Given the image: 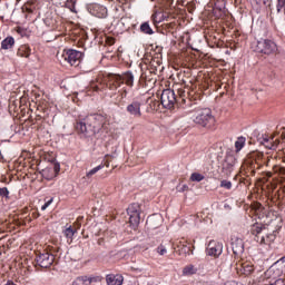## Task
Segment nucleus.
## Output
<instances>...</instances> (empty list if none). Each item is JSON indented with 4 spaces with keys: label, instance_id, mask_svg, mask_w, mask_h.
<instances>
[{
    "label": "nucleus",
    "instance_id": "f257e3e1",
    "mask_svg": "<svg viewBox=\"0 0 285 285\" xmlns=\"http://www.w3.org/2000/svg\"><path fill=\"white\" fill-rule=\"evenodd\" d=\"M108 117L102 114H91L76 122V132L81 137H95L104 126H106Z\"/></svg>",
    "mask_w": 285,
    "mask_h": 285
},
{
    "label": "nucleus",
    "instance_id": "f03ea898",
    "mask_svg": "<svg viewBox=\"0 0 285 285\" xmlns=\"http://www.w3.org/2000/svg\"><path fill=\"white\" fill-rule=\"evenodd\" d=\"M264 166H271V156L262 151H255L245 160L242 170L246 177H255L257 170L264 168Z\"/></svg>",
    "mask_w": 285,
    "mask_h": 285
},
{
    "label": "nucleus",
    "instance_id": "7ed1b4c3",
    "mask_svg": "<svg viewBox=\"0 0 285 285\" xmlns=\"http://www.w3.org/2000/svg\"><path fill=\"white\" fill-rule=\"evenodd\" d=\"M250 233L255 236V242L258 244H265L266 246H271V244H273L277 238V232L257 223L252 226Z\"/></svg>",
    "mask_w": 285,
    "mask_h": 285
},
{
    "label": "nucleus",
    "instance_id": "20e7f679",
    "mask_svg": "<svg viewBox=\"0 0 285 285\" xmlns=\"http://www.w3.org/2000/svg\"><path fill=\"white\" fill-rule=\"evenodd\" d=\"M82 57L83 53L75 49L63 50L62 52L57 53V59L60 63H69V66H73L75 68L81 63Z\"/></svg>",
    "mask_w": 285,
    "mask_h": 285
},
{
    "label": "nucleus",
    "instance_id": "39448f33",
    "mask_svg": "<svg viewBox=\"0 0 285 285\" xmlns=\"http://www.w3.org/2000/svg\"><path fill=\"white\" fill-rule=\"evenodd\" d=\"M193 121L203 128H215L216 124L215 116H213V110H210V108L202 109Z\"/></svg>",
    "mask_w": 285,
    "mask_h": 285
},
{
    "label": "nucleus",
    "instance_id": "423d86ee",
    "mask_svg": "<svg viewBox=\"0 0 285 285\" xmlns=\"http://www.w3.org/2000/svg\"><path fill=\"white\" fill-rule=\"evenodd\" d=\"M285 273V257L281 258L276 263L273 264L266 272V277H273V279H277V277H282Z\"/></svg>",
    "mask_w": 285,
    "mask_h": 285
},
{
    "label": "nucleus",
    "instance_id": "0eeeda50",
    "mask_svg": "<svg viewBox=\"0 0 285 285\" xmlns=\"http://www.w3.org/2000/svg\"><path fill=\"white\" fill-rule=\"evenodd\" d=\"M256 50L262 55H275L277 52V43L273 40L264 39L257 42Z\"/></svg>",
    "mask_w": 285,
    "mask_h": 285
},
{
    "label": "nucleus",
    "instance_id": "6e6552de",
    "mask_svg": "<svg viewBox=\"0 0 285 285\" xmlns=\"http://www.w3.org/2000/svg\"><path fill=\"white\" fill-rule=\"evenodd\" d=\"M160 102L164 108L170 109L177 102V98L175 97V91L173 89H165L160 96Z\"/></svg>",
    "mask_w": 285,
    "mask_h": 285
},
{
    "label": "nucleus",
    "instance_id": "1a4fd4ad",
    "mask_svg": "<svg viewBox=\"0 0 285 285\" xmlns=\"http://www.w3.org/2000/svg\"><path fill=\"white\" fill-rule=\"evenodd\" d=\"M36 262L40 268H50L51 264H55V255L42 253L36 257Z\"/></svg>",
    "mask_w": 285,
    "mask_h": 285
},
{
    "label": "nucleus",
    "instance_id": "9d476101",
    "mask_svg": "<svg viewBox=\"0 0 285 285\" xmlns=\"http://www.w3.org/2000/svg\"><path fill=\"white\" fill-rule=\"evenodd\" d=\"M236 273L237 275L242 276L245 275V277H248V275H253L255 272V266L252 263L248 262H238L236 263Z\"/></svg>",
    "mask_w": 285,
    "mask_h": 285
},
{
    "label": "nucleus",
    "instance_id": "9b49d317",
    "mask_svg": "<svg viewBox=\"0 0 285 285\" xmlns=\"http://www.w3.org/2000/svg\"><path fill=\"white\" fill-rule=\"evenodd\" d=\"M224 250V245L217 240H210L207 247V255L210 257H219Z\"/></svg>",
    "mask_w": 285,
    "mask_h": 285
},
{
    "label": "nucleus",
    "instance_id": "f8f14e48",
    "mask_svg": "<svg viewBox=\"0 0 285 285\" xmlns=\"http://www.w3.org/2000/svg\"><path fill=\"white\" fill-rule=\"evenodd\" d=\"M121 86H124V80L121 78V75H117V73L108 75L107 88H109V90H117V88Z\"/></svg>",
    "mask_w": 285,
    "mask_h": 285
},
{
    "label": "nucleus",
    "instance_id": "ddd939ff",
    "mask_svg": "<svg viewBox=\"0 0 285 285\" xmlns=\"http://www.w3.org/2000/svg\"><path fill=\"white\" fill-rule=\"evenodd\" d=\"M90 12L94 14V17H98V19H104L106 14L108 13V10L106 7L99 4V3H94L90 6Z\"/></svg>",
    "mask_w": 285,
    "mask_h": 285
},
{
    "label": "nucleus",
    "instance_id": "4468645a",
    "mask_svg": "<svg viewBox=\"0 0 285 285\" xmlns=\"http://www.w3.org/2000/svg\"><path fill=\"white\" fill-rule=\"evenodd\" d=\"M106 282L107 285H121L124 284V276L121 274H108Z\"/></svg>",
    "mask_w": 285,
    "mask_h": 285
},
{
    "label": "nucleus",
    "instance_id": "2eb2a0df",
    "mask_svg": "<svg viewBox=\"0 0 285 285\" xmlns=\"http://www.w3.org/2000/svg\"><path fill=\"white\" fill-rule=\"evenodd\" d=\"M98 281H99V277L79 276L73 281L72 285H91L92 282H98Z\"/></svg>",
    "mask_w": 285,
    "mask_h": 285
},
{
    "label": "nucleus",
    "instance_id": "dca6fc26",
    "mask_svg": "<svg viewBox=\"0 0 285 285\" xmlns=\"http://www.w3.org/2000/svg\"><path fill=\"white\" fill-rule=\"evenodd\" d=\"M146 112H155L159 108V101L155 99L154 97H148L146 102Z\"/></svg>",
    "mask_w": 285,
    "mask_h": 285
},
{
    "label": "nucleus",
    "instance_id": "f3484780",
    "mask_svg": "<svg viewBox=\"0 0 285 285\" xmlns=\"http://www.w3.org/2000/svg\"><path fill=\"white\" fill-rule=\"evenodd\" d=\"M148 228H159L161 226V217L159 215H151L146 220Z\"/></svg>",
    "mask_w": 285,
    "mask_h": 285
},
{
    "label": "nucleus",
    "instance_id": "a211bd4d",
    "mask_svg": "<svg viewBox=\"0 0 285 285\" xmlns=\"http://www.w3.org/2000/svg\"><path fill=\"white\" fill-rule=\"evenodd\" d=\"M127 110L130 112V115H134L135 117H141V102H131L130 105H128Z\"/></svg>",
    "mask_w": 285,
    "mask_h": 285
},
{
    "label": "nucleus",
    "instance_id": "6ab92c4d",
    "mask_svg": "<svg viewBox=\"0 0 285 285\" xmlns=\"http://www.w3.org/2000/svg\"><path fill=\"white\" fill-rule=\"evenodd\" d=\"M232 250L234 255H242L244 253V240L236 239L232 243Z\"/></svg>",
    "mask_w": 285,
    "mask_h": 285
},
{
    "label": "nucleus",
    "instance_id": "aec40b11",
    "mask_svg": "<svg viewBox=\"0 0 285 285\" xmlns=\"http://www.w3.org/2000/svg\"><path fill=\"white\" fill-rule=\"evenodd\" d=\"M155 57V50H153V47H147L145 49V58H144V63L145 66H148V63H153V59Z\"/></svg>",
    "mask_w": 285,
    "mask_h": 285
},
{
    "label": "nucleus",
    "instance_id": "412c9836",
    "mask_svg": "<svg viewBox=\"0 0 285 285\" xmlns=\"http://www.w3.org/2000/svg\"><path fill=\"white\" fill-rule=\"evenodd\" d=\"M30 52H31L30 46L22 45L18 48L17 55H18V57L28 59V57H30Z\"/></svg>",
    "mask_w": 285,
    "mask_h": 285
},
{
    "label": "nucleus",
    "instance_id": "4be33fe9",
    "mask_svg": "<svg viewBox=\"0 0 285 285\" xmlns=\"http://www.w3.org/2000/svg\"><path fill=\"white\" fill-rule=\"evenodd\" d=\"M141 220V216L138 212H132L129 216V224L130 226H132L134 228H136V226H139V222Z\"/></svg>",
    "mask_w": 285,
    "mask_h": 285
},
{
    "label": "nucleus",
    "instance_id": "5701e85b",
    "mask_svg": "<svg viewBox=\"0 0 285 285\" xmlns=\"http://www.w3.org/2000/svg\"><path fill=\"white\" fill-rule=\"evenodd\" d=\"M48 117V109L39 106L36 110V121H41V119H46Z\"/></svg>",
    "mask_w": 285,
    "mask_h": 285
},
{
    "label": "nucleus",
    "instance_id": "b1692460",
    "mask_svg": "<svg viewBox=\"0 0 285 285\" xmlns=\"http://www.w3.org/2000/svg\"><path fill=\"white\" fill-rule=\"evenodd\" d=\"M121 79H122V83L125 82L126 86H129L130 88L135 81V77L132 76V73L130 71L125 72L121 76Z\"/></svg>",
    "mask_w": 285,
    "mask_h": 285
},
{
    "label": "nucleus",
    "instance_id": "393cba45",
    "mask_svg": "<svg viewBox=\"0 0 285 285\" xmlns=\"http://www.w3.org/2000/svg\"><path fill=\"white\" fill-rule=\"evenodd\" d=\"M12 46H14V38H12V37H7L1 42L2 50H10V49H12Z\"/></svg>",
    "mask_w": 285,
    "mask_h": 285
},
{
    "label": "nucleus",
    "instance_id": "a878e982",
    "mask_svg": "<svg viewBox=\"0 0 285 285\" xmlns=\"http://www.w3.org/2000/svg\"><path fill=\"white\" fill-rule=\"evenodd\" d=\"M155 83H157V78H147L145 77V88L147 90V92H150V90H153V88H155Z\"/></svg>",
    "mask_w": 285,
    "mask_h": 285
},
{
    "label": "nucleus",
    "instance_id": "bb28decb",
    "mask_svg": "<svg viewBox=\"0 0 285 285\" xmlns=\"http://www.w3.org/2000/svg\"><path fill=\"white\" fill-rule=\"evenodd\" d=\"M79 0H63V4L66 6V8H68L71 12L77 13V2Z\"/></svg>",
    "mask_w": 285,
    "mask_h": 285
},
{
    "label": "nucleus",
    "instance_id": "cd10ccee",
    "mask_svg": "<svg viewBox=\"0 0 285 285\" xmlns=\"http://www.w3.org/2000/svg\"><path fill=\"white\" fill-rule=\"evenodd\" d=\"M244 146H246V138L244 137L237 138V140L235 141L236 153H239V150H242Z\"/></svg>",
    "mask_w": 285,
    "mask_h": 285
},
{
    "label": "nucleus",
    "instance_id": "c85d7f7f",
    "mask_svg": "<svg viewBox=\"0 0 285 285\" xmlns=\"http://www.w3.org/2000/svg\"><path fill=\"white\" fill-rule=\"evenodd\" d=\"M75 233H77V229L72 228V226H69L63 230V235L67 239H72Z\"/></svg>",
    "mask_w": 285,
    "mask_h": 285
},
{
    "label": "nucleus",
    "instance_id": "c756f323",
    "mask_svg": "<svg viewBox=\"0 0 285 285\" xmlns=\"http://www.w3.org/2000/svg\"><path fill=\"white\" fill-rule=\"evenodd\" d=\"M230 158H227L223 165V170H228V173H233V167L235 166V163Z\"/></svg>",
    "mask_w": 285,
    "mask_h": 285
},
{
    "label": "nucleus",
    "instance_id": "7c9ffc66",
    "mask_svg": "<svg viewBox=\"0 0 285 285\" xmlns=\"http://www.w3.org/2000/svg\"><path fill=\"white\" fill-rule=\"evenodd\" d=\"M195 273H197V269L195 268L194 265L186 266V267L183 269V274H184V275H195Z\"/></svg>",
    "mask_w": 285,
    "mask_h": 285
},
{
    "label": "nucleus",
    "instance_id": "2f4dec72",
    "mask_svg": "<svg viewBox=\"0 0 285 285\" xmlns=\"http://www.w3.org/2000/svg\"><path fill=\"white\" fill-rule=\"evenodd\" d=\"M101 168H104V164L98 165L97 167H95L91 170H89L87 173V177L90 178V177H92V175H97V173H99V170H101Z\"/></svg>",
    "mask_w": 285,
    "mask_h": 285
},
{
    "label": "nucleus",
    "instance_id": "473e14b6",
    "mask_svg": "<svg viewBox=\"0 0 285 285\" xmlns=\"http://www.w3.org/2000/svg\"><path fill=\"white\" fill-rule=\"evenodd\" d=\"M190 181H204V175L199 173H193L190 176Z\"/></svg>",
    "mask_w": 285,
    "mask_h": 285
},
{
    "label": "nucleus",
    "instance_id": "72a5a7b5",
    "mask_svg": "<svg viewBox=\"0 0 285 285\" xmlns=\"http://www.w3.org/2000/svg\"><path fill=\"white\" fill-rule=\"evenodd\" d=\"M0 197L10 199V190H8V187H0Z\"/></svg>",
    "mask_w": 285,
    "mask_h": 285
},
{
    "label": "nucleus",
    "instance_id": "f704fd0d",
    "mask_svg": "<svg viewBox=\"0 0 285 285\" xmlns=\"http://www.w3.org/2000/svg\"><path fill=\"white\" fill-rule=\"evenodd\" d=\"M220 188H225L226 190H230L233 188V183L230 180H222Z\"/></svg>",
    "mask_w": 285,
    "mask_h": 285
},
{
    "label": "nucleus",
    "instance_id": "c9c22d12",
    "mask_svg": "<svg viewBox=\"0 0 285 285\" xmlns=\"http://www.w3.org/2000/svg\"><path fill=\"white\" fill-rule=\"evenodd\" d=\"M156 252L158 255L164 256L168 253V249L166 248V245L161 244L157 247Z\"/></svg>",
    "mask_w": 285,
    "mask_h": 285
},
{
    "label": "nucleus",
    "instance_id": "e433bc0d",
    "mask_svg": "<svg viewBox=\"0 0 285 285\" xmlns=\"http://www.w3.org/2000/svg\"><path fill=\"white\" fill-rule=\"evenodd\" d=\"M115 159V155H106L105 156V164L102 166H106V168H110V161Z\"/></svg>",
    "mask_w": 285,
    "mask_h": 285
},
{
    "label": "nucleus",
    "instance_id": "4c0bfd02",
    "mask_svg": "<svg viewBox=\"0 0 285 285\" xmlns=\"http://www.w3.org/2000/svg\"><path fill=\"white\" fill-rule=\"evenodd\" d=\"M285 8V0H278L276 4L277 12H282Z\"/></svg>",
    "mask_w": 285,
    "mask_h": 285
},
{
    "label": "nucleus",
    "instance_id": "58836bf2",
    "mask_svg": "<svg viewBox=\"0 0 285 285\" xmlns=\"http://www.w3.org/2000/svg\"><path fill=\"white\" fill-rule=\"evenodd\" d=\"M144 32L145 35H153V29L150 28V24H148V22L144 23Z\"/></svg>",
    "mask_w": 285,
    "mask_h": 285
},
{
    "label": "nucleus",
    "instance_id": "ea45409f",
    "mask_svg": "<svg viewBox=\"0 0 285 285\" xmlns=\"http://www.w3.org/2000/svg\"><path fill=\"white\" fill-rule=\"evenodd\" d=\"M164 19H166V16H164V13L155 14V21H157L158 23H161V21H164Z\"/></svg>",
    "mask_w": 285,
    "mask_h": 285
},
{
    "label": "nucleus",
    "instance_id": "a19ab883",
    "mask_svg": "<svg viewBox=\"0 0 285 285\" xmlns=\"http://www.w3.org/2000/svg\"><path fill=\"white\" fill-rule=\"evenodd\" d=\"M278 145H279V140H276L272 145H266V148H268L269 150H275L276 146Z\"/></svg>",
    "mask_w": 285,
    "mask_h": 285
},
{
    "label": "nucleus",
    "instance_id": "79ce46f5",
    "mask_svg": "<svg viewBox=\"0 0 285 285\" xmlns=\"http://www.w3.org/2000/svg\"><path fill=\"white\" fill-rule=\"evenodd\" d=\"M51 204H52V198L47 203H45V205H42L41 210H46V208H48V206H50Z\"/></svg>",
    "mask_w": 285,
    "mask_h": 285
},
{
    "label": "nucleus",
    "instance_id": "37998d69",
    "mask_svg": "<svg viewBox=\"0 0 285 285\" xmlns=\"http://www.w3.org/2000/svg\"><path fill=\"white\" fill-rule=\"evenodd\" d=\"M225 285H243L242 283H237V281H227Z\"/></svg>",
    "mask_w": 285,
    "mask_h": 285
},
{
    "label": "nucleus",
    "instance_id": "c03bdc74",
    "mask_svg": "<svg viewBox=\"0 0 285 285\" xmlns=\"http://www.w3.org/2000/svg\"><path fill=\"white\" fill-rule=\"evenodd\" d=\"M274 168H277V167H274ZM277 169L281 175H285V167H278Z\"/></svg>",
    "mask_w": 285,
    "mask_h": 285
},
{
    "label": "nucleus",
    "instance_id": "a18cd8bd",
    "mask_svg": "<svg viewBox=\"0 0 285 285\" xmlns=\"http://www.w3.org/2000/svg\"><path fill=\"white\" fill-rule=\"evenodd\" d=\"M23 10H26V12H28L29 14H32V9L26 7V8H23Z\"/></svg>",
    "mask_w": 285,
    "mask_h": 285
},
{
    "label": "nucleus",
    "instance_id": "49530a36",
    "mask_svg": "<svg viewBox=\"0 0 285 285\" xmlns=\"http://www.w3.org/2000/svg\"><path fill=\"white\" fill-rule=\"evenodd\" d=\"M92 88H94V90H95L96 92H99V90H101V88H100L99 86H94Z\"/></svg>",
    "mask_w": 285,
    "mask_h": 285
},
{
    "label": "nucleus",
    "instance_id": "de8ad7c7",
    "mask_svg": "<svg viewBox=\"0 0 285 285\" xmlns=\"http://www.w3.org/2000/svg\"><path fill=\"white\" fill-rule=\"evenodd\" d=\"M178 95H179L180 97H184V91H183L181 89H179V90H178Z\"/></svg>",
    "mask_w": 285,
    "mask_h": 285
},
{
    "label": "nucleus",
    "instance_id": "09e8293b",
    "mask_svg": "<svg viewBox=\"0 0 285 285\" xmlns=\"http://www.w3.org/2000/svg\"><path fill=\"white\" fill-rule=\"evenodd\" d=\"M140 31L144 32V23L140 24Z\"/></svg>",
    "mask_w": 285,
    "mask_h": 285
},
{
    "label": "nucleus",
    "instance_id": "8fccbe9b",
    "mask_svg": "<svg viewBox=\"0 0 285 285\" xmlns=\"http://www.w3.org/2000/svg\"><path fill=\"white\" fill-rule=\"evenodd\" d=\"M186 188H188V186L185 185V186H184V189H186Z\"/></svg>",
    "mask_w": 285,
    "mask_h": 285
}]
</instances>
